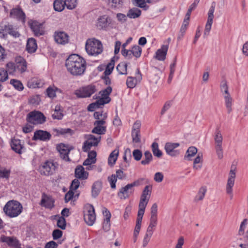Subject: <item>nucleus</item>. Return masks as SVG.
I'll use <instances>...</instances> for the list:
<instances>
[{
  "label": "nucleus",
  "instance_id": "39448f33",
  "mask_svg": "<svg viewBox=\"0 0 248 248\" xmlns=\"http://www.w3.org/2000/svg\"><path fill=\"white\" fill-rule=\"evenodd\" d=\"M236 167L235 165H232L229 174L226 187V193L230 195L231 199L233 197L232 187L234 186L235 179L236 177Z\"/></svg>",
  "mask_w": 248,
  "mask_h": 248
},
{
  "label": "nucleus",
  "instance_id": "423d86ee",
  "mask_svg": "<svg viewBox=\"0 0 248 248\" xmlns=\"http://www.w3.org/2000/svg\"><path fill=\"white\" fill-rule=\"evenodd\" d=\"M26 120L33 124H42L46 121V117L41 112L33 111L28 114Z\"/></svg>",
  "mask_w": 248,
  "mask_h": 248
},
{
  "label": "nucleus",
  "instance_id": "b1692460",
  "mask_svg": "<svg viewBox=\"0 0 248 248\" xmlns=\"http://www.w3.org/2000/svg\"><path fill=\"white\" fill-rule=\"evenodd\" d=\"M11 147L13 151L19 155L22 153V150L24 148L23 145L21 143V140L16 139H13L12 140L11 142Z\"/></svg>",
  "mask_w": 248,
  "mask_h": 248
},
{
  "label": "nucleus",
  "instance_id": "a878e982",
  "mask_svg": "<svg viewBox=\"0 0 248 248\" xmlns=\"http://www.w3.org/2000/svg\"><path fill=\"white\" fill-rule=\"evenodd\" d=\"M137 76L136 78L132 77H127L126 80V85L128 88H134L137 83L138 80L139 81H140V80L141 79V75L140 73V70L139 69L137 70Z\"/></svg>",
  "mask_w": 248,
  "mask_h": 248
},
{
  "label": "nucleus",
  "instance_id": "603ef678",
  "mask_svg": "<svg viewBox=\"0 0 248 248\" xmlns=\"http://www.w3.org/2000/svg\"><path fill=\"white\" fill-rule=\"evenodd\" d=\"M114 64L115 62L113 60H111L110 62L108 64L107 67L104 71V74L106 76L109 75L112 73L114 67Z\"/></svg>",
  "mask_w": 248,
  "mask_h": 248
},
{
  "label": "nucleus",
  "instance_id": "72a5a7b5",
  "mask_svg": "<svg viewBox=\"0 0 248 248\" xmlns=\"http://www.w3.org/2000/svg\"><path fill=\"white\" fill-rule=\"evenodd\" d=\"M141 14L140 10L138 8H132L129 9L127 14V16L130 18H136L139 17Z\"/></svg>",
  "mask_w": 248,
  "mask_h": 248
},
{
  "label": "nucleus",
  "instance_id": "680f3d73",
  "mask_svg": "<svg viewBox=\"0 0 248 248\" xmlns=\"http://www.w3.org/2000/svg\"><path fill=\"white\" fill-rule=\"evenodd\" d=\"M57 226L62 230H64L66 227V220L63 217H59L57 222Z\"/></svg>",
  "mask_w": 248,
  "mask_h": 248
},
{
  "label": "nucleus",
  "instance_id": "37998d69",
  "mask_svg": "<svg viewBox=\"0 0 248 248\" xmlns=\"http://www.w3.org/2000/svg\"><path fill=\"white\" fill-rule=\"evenodd\" d=\"M127 64L124 62H120L116 67V69L121 75H126L127 73Z\"/></svg>",
  "mask_w": 248,
  "mask_h": 248
},
{
  "label": "nucleus",
  "instance_id": "aec40b11",
  "mask_svg": "<svg viewBox=\"0 0 248 248\" xmlns=\"http://www.w3.org/2000/svg\"><path fill=\"white\" fill-rule=\"evenodd\" d=\"M0 241L6 243L10 247L18 248L20 246L18 240L14 237H10L2 235L0 237Z\"/></svg>",
  "mask_w": 248,
  "mask_h": 248
},
{
  "label": "nucleus",
  "instance_id": "4c0bfd02",
  "mask_svg": "<svg viewBox=\"0 0 248 248\" xmlns=\"http://www.w3.org/2000/svg\"><path fill=\"white\" fill-rule=\"evenodd\" d=\"M153 160V156L151 152L146 151L144 153V158L141 161V164L143 165H147L150 163Z\"/></svg>",
  "mask_w": 248,
  "mask_h": 248
},
{
  "label": "nucleus",
  "instance_id": "58836bf2",
  "mask_svg": "<svg viewBox=\"0 0 248 248\" xmlns=\"http://www.w3.org/2000/svg\"><path fill=\"white\" fill-rule=\"evenodd\" d=\"M65 6L64 1L63 0H55L53 3L54 9L56 11H62Z\"/></svg>",
  "mask_w": 248,
  "mask_h": 248
},
{
  "label": "nucleus",
  "instance_id": "7c9ffc66",
  "mask_svg": "<svg viewBox=\"0 0 248 248\" xmlns=\"http://www.w3.org/2000/svg\"><path fill=\"white\" fill-rule=\"evenodd\" d=\"M102 182L99 181L95 182L92 186V196L93 198H96L100 193L102 189Z\"/></svg>",
  "mask_w": 248,
  "mask_h": 248
},
{
  "label": "nucleus",
  "instance_id": "c85d7f7f",
  "mask_svg": "<svg viewBox=\"0 0 248 248\" xmlns=\"http://www.w3.org/2000/svg\"><path fill=\"white\" fill-rule=\"evenodd\" d=\"M44 84V81L36 78L31 79L28 82V86L30 88H41Z\"/></svg>",
  "mask_w": 248,
  "mask_h": 248
},
{
  "label": "nucleus",
  "instance_id": "774afa93",
  "mask_svg": "<svg viewBox=\"0 0 248 248\" xmlns=\"http://www.w3.org/2000/svg\"><path fill=\"white\" fill-rule=\"evenodd\" d=\"M8 78L7 71L4 70L3 68H0V81L1 82H4Z\"/></svg>",
  "mask_w": 248,
  "mask_h": 248
},
{
  "label": "nucleus",
  "instance_id": "3c124183",
  "mask_svg": "<svg viewBox=\"0 0 248 248\" xmlns=\"http://www.w3.org/2000/svg\"><path fill=\"white\" fill-rule=\"evenodd\" d=\"M93 116L96 121H105L107 118V113H103L102 111H96L93 114Z\"/></svg>",
  "mask_w": 248,
  "mask_h": 248
},
{
  "label": "nucleus",
  "instance_id": "2eb2a0df",
  "mask_svg": "<svg viewBox=\"0 0 248 248\" xmlns=\"http://www.w3.org/2000/svg\"><path fill=\"white\" fill-rule=\"evenodd\" d=\"M178 143L167 142L165 145V150L168 155L171 156H176L179 154V151L175 149L179 146Z\"/></svg>",
  "mask_w": 248,
  "mask_h": 248
},
{
  "label": "nucleus",
  "instance_id": "49530a36",
  "mask_svg": "<svg viewBox=\"0 0 248 248\" xmlns=\"http://www.w3.org/2000/svg\"><path fill=\"white\" fill-rule=\"evenodd\" d=\"M215 146H222L223 137L219 130H216L215 135Z\"/></svg>",
  "mask_w": 248,
  "mask_h": 248
},
{
  "label": "nucleus",
  "instance_id": "79ce46f5",
  "mask_svg": "<svg viewBox=\"0 0 248 248\" xmlns=\"http://www.w3.org/2000/svg\"><path fill=\"white\" fill-rule=\"evenodd\" d=\"M215 6L216 3L215 2L212 3V5L210 7V9L208 12V18L207 21L208 22L213 23V19L214 17V13L215 10Z\"/></svg>",
  "mask_w": 248,
  "mask_h": 248
},
{
  "label": "nucleus",
  "instance_id": "f704fd0d",
  "mask_svg": "<svg viewBox=\"0 0 248 248\" xmlns=\"http://www.w3.org/2000/svg\"><path fill=\"white\" fill-rule=\"evenodd\" d=\"M119 155V150H114L109 155L108 158V164L110 166H113L117 159Z\"/></svg>",
  "mask_w": 248,
  "mask_h": 248
},
{
  "label": "nucleus",
  "instance_id": "f8f14e48",
  "mask_svg": "<svg viewBox=\"0 0 248 248\" xmlns=\"http://www.w3.org/2000/svg\"><path fill=\"white\" fill-rule=\"evenodd\" d=\"M134 192V188H132L129 185L127 184L120 189L117 196L121 200H125L132 195Z\"/></svg>",
  "mask_w": 248,
  "mask_h": 248
},
{
  "label": "nucleus",
  "instance_id": "4468645a",
  "mask_svg": "<svg viewBox=\"0 0 248 248\" xmlns=\"http://www.w3.org/2000/svg\"><path fill=\"white\" fill-rule=\"evenodd\" d=\"M51 137V135L49 132L42 130H38L34 132L32 140H34L48 141Z\"/></svg>",
  "mask_w": 248,
  "mask_h": 248
},
{
  "label": "nucleus",
  "instance_id": "473e14b6",
  "mask_svg": "<svg viewBox=\"0 0 248 248\" xmlns=\"http://www.w3.org/2000/svg\"><path fill=\"white\" fill-rule=\"evenodd\" d=\"M202 153H198L196 157L194 159L193 161V169L195 170H200L202 166Z\"/></svg>",
  "mask_w": 248,
  "mask_h": 248
},
{
  "label": "nucleus",
  "instance_id": "338daca9",
  "mask_svg": "<svg viewBox=\"0 0 248 248\" xmlns=\"http://www.w3.org/2000/svg\"><path fill=\"white\" fill-rule=\"evenodd\" d=\"M132 155L134 159L136 161H139L141 158L142 154L139 149H135L133 151Z\"/></svg>",
  "mask_w": 248,
  "mask_h": 248
},
{
  "label": "nucleus",
  "instance_id": "13d9d810",
  "mask_svg": "<svg viewBox=\"0 0 248 248\" xmlns=\"http://www.w3.org/2000/svg\"><path fill=\"white\" fill-rule=\"evenodd\" d=\"M11 171L4 168H0V178L8 179Z\"/></svg>",
  "mask_w": 248,
  "mask_h": 248
},
{
  "label": "nucleus",
  "instance_id": "2f4dec72",
  "mask_svg": "<svg viewBox=\"0 0 248 248\" xmlns=\"http://www.w3.org/2000/svg\"><path fill=\"white\" fill-rule=\"evenodd\" d=\"M4 30L9 34L15 38L19 37L20 35L19 32L17 31V29L13 25L8 24L4 27Z\"/></svg>",
  "mask_w": 248,
  "mask_h": 248
},
{
  "label": "nucleus",
  "instance_id": "cd10ccee",
  "mask_svg": "<svg viewBox=\"0 0 248 248\" xmlns=\"http://www.w3.org/2000/svg\"><path fill=\"white\" fill-rule=\"evenodd\" d=\"M75 173L76 178L82 180L86 179L88 176V173L85 171L84 168L82 166L77 167Z\"/></svg>",
  "mask_w": 248,
  "mask_h": 248
},
{
  "label": "nucleus",
  "instance_id": "dca6fc26",
  "mask_svg": "<svg viewBox=\"0 0 248 248\" xmlns=\"http://www.w3.org/2000/svg\"><path fill=\"white\" fill-rule=\"evenodd\" d=\"M105 121H96L94 123V127L92 129V132L98 135L105 134L106 132V126H104Z\"/></svg>",
  "mask_w": 248,
  "mask_h": 248
},
{
  "label": "nucleus",
  "instance_id": "a18cd8bd",
  "mask_svg": "<svg viewBox=\"0 0 248 248\" xmlns=\"http://www.w3.org/2000/svg\"><path fill=\"white\" fill-rule=\"evenodd\" d=\"M124 0H109V4L113 8H120L123 7Z\"/></svg>",
  "mask_w": 248,
  "mask_h": 248
},
{
  "label": "nucleus",
  "instance_id": "de8ad7c7",
  "mask_svg": "<svg viewBox=\"0 0 248 248\" xmlns=\"http://www.w3.org/2000/svg\"><path fill=\"white\" fill-rule=\"evenodd\" d=\"M157 218L150 217V224L147 229L146 232L153 234V228H155L157 225Z\"/></svg>",
  "mask_w": 248,
  "mask_h": 248
},
{
  "label": "nucleus",
  "instance_id": "8fccbe9b",
  "mask_svg": "<svg viewBox=\"0 0 248 248\" xmlns=\"http://www.w3.org/2000/svg\"><path fill=\"white\" fill-rule=\"evenodd\" d=\"M10 83L14 87V88L18 90L22 91L24 89L23 85L21 81L16 79H11Z\"/></svg>",
  "mask_w": 248,
  "mask_h": 248
},
{
  "label": "nucleus",
  "instance_id": "20e7f679",
  "mask_svg": "<svg viewBox=\"0 0 248 248\" xmlns=\"http://www.w3.org/2000/svg\"><path fill=\"white\" fill-rule=\"evenodd\" d=\"M58 164L53 161L47 160L39 167V170L41 175L50 176L53 175L58 168Z\"/></svg>",
  "mask_w": 248,
  "mask_h": 248
},
{
  "label": "nucleus",
  "instance_id": "a19ab883",
  "mask_svg": "<svg viewBox=\"0 0 248 248\" xmlns=\"http://www.w3.org/2000/svg\"><path fill=\"white\" fill-rule=\"evenodd\" d=\"M225 104L228 113H231L232 110V98L230 94L224 96Z\"/></svg>",
  "mask_w": 248,
  "mask_h": 248
},
{
  "label": "nucleus",
  "instance_id": "ddd939ff",
  "mask_svg": "<svg viewBox=\"0 0 248 248\" xmlns=\"http://www.w3.org/2000/svg\"><path fill=\"white\" fill-rule=\"evenodd\" d=\"M54 38L57 44L62 45H64L69 42V35L64 31H55Z\"/></svg>",
  "mask_w": 248,
  "mask_h": 248
},
{
  "label": "nucleus",
  "instance_id": "412c9836",
  "mask_svg": "<svg viewBox=\"0 0 248 248\" xmlns=\"http://www.w3.org/2000/svg\"><path fill=\"white\" fill-rule=\"evenodd\" d=\"M54 200L51 196H48L45 193H43L42 196V199L40 205L47 208L51 209L54 205Z\"/></svg>",
  "mask_w": 248,
  "mask_h": 248
},
{
  "label": "nucleus",
  "instance_id": "a211bd4d",
  "mask_svg": "<svg viewBox=\"0 0 248 248\" xmlns=\"http://www.w3.org/2000/svg\"><path fill=\"white\" fill-rule=\"evenodd\" d=\"M151 193L152 186L149 185L145 186L141 195L139 203L147 205Z\"/></svg>",
  "mask_w": 248,
  "mask_h": 248
},
{
  "label": "nucleus",
  "instance_id": "ea45409f",
  "mask_svg": "<svg viewBox=\"0 0 248 248\" xmlns=\"http://www.w3.org/2000/svg\"><path fill=\"white\" fill-rule=\"evenodd\" d=\"M197 149L194 146L189 147L186 152L185 158L188 160H191V157L194 156L197 153Z\"/></svg>",
  "mask_w": 248,
  "mask_h": 248
},
{
  "label": "nucleus",
  "instance_id": "e433bc0d",
  "mask_svg": "<svg viewBox=\"0 0 248 248\" xmlns=\"http://www.w3.org/2000/svg\"><path fill=\"white\" fill-rule=\"evenodd\" d=\"M6 71L7 74L10 75H18L16 63L9 62L6 64Z\"/></svg>",
  "mask_w": 248,
  "mask_h": 248
},
{
  "label": "nucleus",
  "instance_id": "9d476101",
  "mask_svg": "<svg viewBox=\"0 0 248 248\" xmlns=\"http://www.w3.org/2000/svg\"><path fill=\"white\" fill-rule=\"evenodd\" d=\"M84 219L86 223L89 226H92L96 219V216L94 207L90 205L86 207L84 211Z\"/></svg>",
  "mask_w": 248,
  "mask_h": 248
},
{
  "label": "nucleus",
  "instance_id": "0e129e2a",
  "mask_svg": "<svg viewBox=\"0 0 248 248\" xmlns=\"http://www.w3.org/2000/svg\"><path fill=\"white\" fill-rule=\"evenodd\" d=\"M146 206V204L139 203V210L137 217L141 218L143 217Z\"/></svg>",
  "mask_w": 248,
  "mask_h": 248
},
{
  "label": "nucleus",
  "instance_id": "4be33fe9",
  "mask_svg": "<svg viewBox=\"0 0 248 248\" xmlns=\"http://www.w3.org/2000/svg\"><path fill=\"white\" fill-rule=\"evenodd\" d=\"M30 27L36 36H40L44 34L42 24L36 21H33L30 23Z\"/></svg>",
  "mask_w": 248,
  "mask_h": 248
},
{
  "label": "nucleus",
  "instance_id": "e2e57ef3",
  "mask_svg": "<svg viewBox=\"0 0 248 248\" xmlns=\"http://www.w3.org/2000/svg\"><path fill=\"white\" fill-rule=\"evenodd\" d=\"M108 180L110 185V187L112 189L116 188V183L117 182V178L115 174H112L110 176L108 177Z\"/></svg>",
  "mask_w": 248,
  "mask_h": 248
},
{
  "label": "nucleus",
  "instance_id": "f03ea898",
  "mask_svg": "<svg viewBox=\"0 0 248 248\" xmlns=\"http://www.w3.org/2000/svg\"><path fill=\"white\" fill-rule=\"evenodd\" d=\"M3 210L6 216L14 218L21 214L23 211V206L18 201L12 200L6 202Z\"/></svg>",
  "mask_w": 248,
  "mask_h": 248
},
{
  "label": "nucleus",
  "instance_id": "69168bd1",
  "mask_svg": "<svg viewBox=\"0 0 248 248\" xmlns=\"http://www.w3.org/2000/svg\"><path fill=\"white\" fill-rule=\"evenodd\" d=\"M41 101L39 95L32 96L29 99V103L34 105H38Z\"/></svg>",
  "mask_w": 248,
  "mask_h": 248
},
{
  "label": "nucleus",
  "instance_id": "6e6552de",
  "mask_svg": "<svg viewBox=\"0 0 248 248\" xmlns=\"http://www.w3.org/2000/svg\"><path fill=\"white\" fill-rule=\"evenodd\" d=\"M142 52V48L138 45H135L130 49L121 50L122 55L126 59L130 60L133 57L136 59L140 58Z\"/></svg>",
  "mask_w": 248,
  "mask_h": 248
},
{
  "label": "nucleus",
  "instance_id": "052dcab7",
  "mask_svg": "<svg viewBox=\"0 0 248 248\" xmlns=\"http://www.w3.org/2000/svg\"><path fill=\"white\" fill-rule=\"evenodd\" d=\"M58 89L55 87H49L46 89V93L50 98H54L56 96V91Z\"/></svg>",
  "mask_w": 248,
  "mask_h": 248
},
{
  "label": "nucleus",
  "instance_id": "c03bdc74",
  "mask_svg": "<svg viewBox=\"0 0 248 248\" xmlns=\"http://www.w3.org/2000/svg\"><path fill=\"white\" fill-rule=\"evenodd\" d=\"M152 150L154 155L158 158L162 155V152L158 148V144L157 142H154L152 144Z\"/></svg>",
  "mask_w": 248,
  "mask_h": 248
},
{
  "label": "nucleus",
  "instance_id": "5fc2aeb1",
  "mask_svg": "<svg viewBox=\"0 0 248 248\" xmlns=\"http://www.w3.org/2000/svg\"><path fill=\"white\" fill-rule=\"evenodd\" d=\"M131 136L132 141L134 143H139L141 141V135L140 132L138 131H132Z\"/></svg>",
  "mask_w": 248,
  "mask_h": 248
},
{
  "label": "nucleus",
  "instance_id": "393cba45",
  "mask_svg": "<svg viewBox=\"0 0 248 248\" xmlns=\"http://www.w3.org/2000/svg\"><path fill=\"white\" fill-rule=\"evenodd\" d=\"M10 16L13 18L25 22V14L20 8H13L11 10Z\"/></svg>",
  "mask_w": 248,
  "mask_h": 248
},
{
  "label": "nucleus",
  "instance_id": "0eeeda50",
  "mask_svg": "<svg viewBox=\"0 0 248 248\" xmlns=\"http://www.w3.org/2000/svg\"><path fill=\"white\" fill-rule=\"evenodd\" d=\"M96 91L95 86L89 85L77 90L75 91V94L78 98H86L90 97Z\"/></svg>",
  "mask_w": 248,
  "mask_h": 248
},
{
  "label": "nucleus",
  "instance_id": "7ed1b4c3",
  "mask_svg": "<svg viewBox=\"0 0 248 248\" xmlns=\"http://www.w3.org/2000/svg\"><path fill=\"white\" fill-rule=\"evenodd\" d=\"M85 49L89 55L96 56L102 53L103 46L99 40L94 38L89 39L86 41Z\"/></svg>",
  "mask_w": 248,
  "mask_h": 248
},
{
  "label": "nucleus",
  "instance_id": "4d7b16f0",
  "mask_svg": "<svg viewBox=\"0 0 248 248\" xmlns=\"http://www.w3.org/2000/svg\"><path fill=\"white\" fill-rule=\"evenodd\" d=\"M172 103V100H168L166 101L164 104L163 107L161 110L160 114L161 115H164L165 113L170 108Z\"/></svg>",
  "mask_w": 248,
  "mask_h": 248
},
{
  "label": "nucleus",
  "instance_id": "864d4df0",
  "mask_svg": "<svg viewBox=\"0 0 248 248\" xmlns=\"http://www.w3.org/2000/svg\"><path fill=\"white\" fill-rule=\"evenodd\" d=\"M78 0H65L64 3L68 9L72 10L75 8L77 5Z\"/></svg>",
  "mask_w": 248,
  "mask_h": 248
},
{
  "label": "nucleus",
  "instance_id": "bb28decb",
  "mask_svg": "<svg viewBox=\"0 0 248 248\" xmlns=\"http://www.w3.org/2000/svg\"><path fill=\"white\" fill-rule=\"evenodd\" d=\"M109 19L107 16H103L98 18L96 22V27L99 30L105 29L108 27L109 24Z\"/></svg>",
  "mask_w": 248,
  "mask_h": 248
},
{
  "label": "nucleus",
  "instance_id": "6ab92c4d",
  "mask_svg": "<svg viewBox=\"0 0 248 248\" xmlns=\"http://www.w3.org/2000/svg\"><path fill=\"white\" fill-rule=\"evenodd\" d=\"M16 65L18 74L25 72L27 70V63L25 60L21 56L16 58Z\"/></svg>",
  "mask_w": 248,
  "mask_h": 248
},
{
  "label": "nucleus",
  "instance_id": "f257e3e1",
  "mask_svg": "<svg viewBox=\"0 0 248 248\" xmlns=\"http://www.w3.org/2000/svg\"><path fill=\"white\" fill-rule=\"evenodd\" d=\"M65 66L68 72L74 76L82 75L86 68V61L76 54L70 55L65 61Z\"/></svg>",
  "mask_w": 248,
  "mask_h": 248
},
{
  "label": "nucleus",
  "instance_id": "c9c22d12",
  "mask_svg": "<svg viewBox=\"0 0 248 248\" xmlns=\"http://www.w3.org/2000/svg\"><path fill=\"white\" fill-rule=\"evenodd\" d=\"M207 191L206 186H202L199 190L197 195L194 198V201L198 202L199 201H202L205 196V193Z\"/></svg>",
  "mask_w": 248,
  "mask_h": 248
},
{
  "label": "nucleus",
  "instance_id": "09e8293b",
  "mask_svg": "<svg viewBox=\"0 0 248 248\" xmlns=\"http://www.w3.org/2000/svg\"><path fill=\"white\" fill-rule=\"evenodd\" d=\"M54 119L61 120L63 117L62 111L60 109V106H56L54 113L52 115Z\"/></svg>",
  "mask_w": 248,
  "mask_h": 248
},
{
  "label": "nucleus",
  "instance_id": "6e6d98bb",
  "mask_svg": "<svg viewBox=\"0 0 248 248\" xmlns=\"http://www.w3.org/2000/svg\"><path fill=\"white\" fill-rule=\"evenodd\" d=\"M220 90L223 96L230 94L228 91V87L226 81L224 80L221 82L220 85Z\"/></svg>",
  "mask_w": 248,
  "mask_h": 248
},
{
  "label": "nucleus",
  "instance_id": "c756f323",
  "mask_svg": "<svg viewBox=\"0 0 248 248\" xmlns=\"http://www.w3.org/2000/svg\"><path fill=\"white\" fill-rule=\"evenodd\" d=\"M37 48V45L36 40L33 38L28 39L26 45L27 51L30 53H34L36 50Z\"/></svg>",
  "mask_w": 248,
  "mask_h": 248
},
{
  "label": "nucleus",
  "instance_id": "9b49d317",
  "mask_svg": "<svg viewBox=\"0 0 248 248\" xmlns=\"http://www.w3.org/2000/svg\"><path fill=\"white\" fill-rule=\"evenodd\" d=\"M112 92V88L110 86H108L106 89L101 90L99 93L101 98L96 101V103L99 105H104L105 104L108 103L110 101V98L109 95Z\"/></svg>",
  "mask_w": 248,
  "mask_h": 248
},
{
  "label": "nucleus",
  "instance_id": "f3484780",
  "mask_svg": "<svg viewBox=\"0 0 248 248\" xmlns=\"http://www.w3.org/2000/svg\"><path fill=\"white\" fill-rule=\"evenodd\" d=\"M57 149L60 154L61 157L63 160L66 161H69L68 154L70 149L67 145L63 143H61L57 146Z\"/></svg>",
  "mask_w": 248,
  "mask_h": 248
},
{
  "label": "nucleus",
  "instance_id": "1a4fd4ad",
  "mask_svg": "<svg viewBox=\"0 0 248 248\" xmlns=\"http://www.w3.org/2000/svg\"><path fill=\"white\" fill-rule=\"evenodd\" d=\"M87 140L83 143L82 146V150L83 152H87L93 147L96 146L100 142L101 140V136L97 137L90 134L87 136Z\"/></svg>",
  "mask_w": 248,
  "mask_h": 248
},
{
  "label": "nucleus",
  "instance_id": "bf43d9fd",
  "mask_svg": "<svg viewBox=\"0 0 248 248\" xmlns=\"http://www.w3.org/2000/svg\"><path fill=\"white\" fill-rule=\"evenodd\" d=\"M53 131L56 132V135H64L67 133H71L72 130L70 128L54 129Z\"/></svg>",
  "mask_w": 248,
  "mask_h": 248
},
{
  "label": "nucleus",
  "instance_id": "5701e85b",
  "mask_svg": "<svg viewBox=\"0 0 248 248\" xmlns=\"http://www.w3.org/2000/svg\"><path fill=\"white\" fill-rule=\"evenodd\" d=\"M169 48V45H163L158 49L156 53L155 58L158 61H163L166 59V56Z\"/></svg>",
  "mask_w": 248,
  "mask_h": 248
}]
</instances>
